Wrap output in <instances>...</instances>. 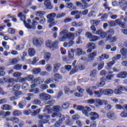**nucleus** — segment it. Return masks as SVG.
Masks as SVG:
<instances>
[{"instance_id":"61","label":"nucleus","mask_w":127,"mask_h":127,"mask_svg":"<svg viewBox=\"0 0 127 127\" xmlns=\"http://www.w3.org/2000/svg\"><path fill=\"white\" fill-rule=\"evenodd\" d=\"M90 29L91 30L92 33L93 34H95L96 31H97V29L96 28V27L94 26V25H92L90 27Z\"/></svg>"},{"instance_id":"29","label":"nucleus","mask_w":127,"mask_h":127,"mask_svg":"<svg viewBox=\"0 0 127 127\" xmlns=\"http://www.w3.org/2000/svg\"><path fill=\"white\" fill-rule=\"evenodd\" d=\"M74 43L73 40H70L68 43H64L63 45L64 47H72Z\"/></svg>"},{"instance_id":"42","label":"nucleus","mask_w":127,"mask_h":127,"mask_svg":"<svg viewBox=\"0 0 127 127\" xmlns=\"http://www.w3.org/2000/svg\"><path fill=\"white\" fill-rule=\"evenodd\" d=\"M96 56H97V52H93L89 55V59H91V61H93L94 59Z\"/></svg>"},{"instance_id":"35","label":"nucleus","mask_w":127,"mask_h":127,"mask_svg":"<svg viewBox=\"0 0 127 127\" xmlns=\"http://www.w3.org/2000/svg\"><path fill=\"white\" fill-rule=\"evenodd\" d=\"M12 114L15 117H18V116H21V115H22V112H21L20 110H15L13 111Z\"/></svg>"},{"instance_id":"40","label":"nucleus","mask_w":127,"mask_h":127,"mask_svg":"<svg viewBox=\"0 0 127 127\" xmlns=\"http://www.w3.org/2000/svg\"><path fill=\"white\" fill-rule=\"evenodd\" d=\"M45 13H46L44 11H37L36 12V15L40 17H42L43 15H45Z\"/></svg>"},{"instance_id":"2","label":"nucleus","mask_w":127,"mask_h":127,"mask_svg":"<svg viewBox=\"0 0 127 127\" xmlns=\"http://www.w3.org/2000/svg\"><path fill=\"white\" fill-rule=\"evenodd\" d=\"M38 118L40 120L38 124V127H43L44 124H47L48 120L47 119L50 118V115H48L46 114H44L43 115H39Z\"/></svg>"},{"instance_id":"36","label":"nucleus","mask_w":127,"mask_h":127,"mask_svg":"<svg viewBox=\"0 0 127 127\" xmlns=\"http://www.w3.org/2000/svg\"><path fill=\"white\" fill-rule=\"evenodd\" d=\"M86 47L88 49H94L96 48V45L94 43H89L87 44Z\"/></svg>"},{"instance_id":"3","label":"nucleus","mask_w":127,"mask_h":127,"mask_svg":"<svg viewBox=\"0 0 127 127\" xmlns=\"http://www.w3.org/2000/svg\"><path fill=\"white\" fill-rule=\"evenodd\" d=\"M55 16H56V13H51L47 15V18H48V23H50L49 25V27L51 28L52 26H54L56 23L54 22V18H55Z\"/></svg>"},{"instance_id":"55","label":"nucleus","mask_w":127,"mask_h":127,"mask_svg":"<svg viewBox=\"0 0 127 127\" xmlns=\"http://www.w3.org/2000/svg\"><path fill=\"white\" fill-rule=\"evenodd\" d=\"M104 65L105 63L104 62H100L98 66V70H102V68H104Z\"/></svg>"},{"instance_id":"50","label":"nucleus","mask_w":127,"mask_h":127,"mask_svg":"<svg viewBox=\"0 0 127 127\" xmlns=\"http://www.w3.org/2000/svg\"><path fill=\"white\" fill-rule=\"evenodd\" d=\"M90 77H92V78H94L97 76V70L93 69L92 70L90 73Z\"/></svg>"},{"instance_id":"5","label":"nucleus","mask_w":127,"mask_h":127,"mask_svg":"<svg viewBox=\"0 0 127 127\" xmlns=\"http://www.w3.org/2000/svg\"><path fill=\"white\" fill-rule=\"evenodd\" d=\"M67 38H69V39H73V38H74V34L72 33H67L66 35L60 36L59 37V40L61 42L65 41Z\"/></svg>"},{"instance_id":"39","label":"nucleus","mask_w":127,"mask_h":127,"mask_svg":"<svg viewBox=\"0 0 127 127\" xmlns=\"http://www.w3.org/2000/svg\"><path fill=\"white\" fill-rule=\"evenodd\" d=\"M56 48H58V42L55 41L53 42L52 44V48H51V50H55Z\"/></svg>"},{"instance_id":"44","label":"nucleus","mask_w":127,"mask_h":127,"mask_svg":"<svg viewBox=\"0 0 127 127\" xmlns=\"http://www.w3.org/2000/svg\"><path fill=\"white\" fill-rule=\"evenodd\" d=\"M68 57L70 59H73L74 57V49H72L68 51Z\"/></svg>"},{"instance_id":"13","label":"nucleus","mask_w":127,"mask_h":127,"mask_svg":"<svg viewBox=\"0 0 127 127\" xmlns=\"http://www.w3.org/2000/svg\"><path fill=\"white\" fill-rule=\"evenodd\" d=\"M107 117L110 120H116V117L115 112L113 111H110L107 113Z\"/></svg>"},{"instance_id":"34","label":"nucleus","mask_w":127,"mask_h":127,"mask_svg":"<svg viewBox=\"0 0 127 127\" xmlns=\"http://www.w3.org/2000/svg\"><path fill=\"white\" fill-rule=\"evenodd\" d=\"M76 55L77 56H80V55H84V54H86V52L83 51L81 48H77L76 49Z\"/></svg>"},{"instance_id":"25","label":"nucleus","mask_w":127,"mask_h":127,"mask_svg":"<svg viewBox=\"0 0 127 127\" xmlns=\"http://www.w3.org/2000/svg\"><path fill=\"white\" fill-rule=\"evenodd\" d=\"M60 67H61V64L59 63L55 64H54L53 72H54V73H56V72H58V70L60 69Z\"/></svg>"},{"instance_id":"18","label":"nucleus","mask_w":127,"mask_h":127,"mask_svg":"<svg viewBox=\"0 0 127 127\" xmlns=\"http://www.w3.org/2000/svg\"><path fill=\"white\" fill-rule=\"evenodd\" d=\"M44 4L48 9H52V8H53V6L51 4V1L50 0H46L44 3Z\"/></svg>"},{"instance_id":"1","label":"nucleus","mask_w":127,"mask_h":127,"mask_svg":"<svg viewBox=\"0 0 127 127\" xmlns=\"http://www.w3.org/2000/svg\"><path fill=\"white\" fill-rule=\"evenodd\" d=\"M109 26L114 27L119 25L121 28H127V24L124 22H122L121 19H117L115 21L111 20L108 22Z\"/></svg>"},{"instance_id":"7","label":"nucleus","mask_w":127,"mask_h":127,"mask_svg":"<svg viewBox=\"0 0 127 127\" xmlns=\"http://www.w3.org/2000/svg\"><path fill=\"white\" fill-rule=\"evenodd\" d=\"M81 2L77 1L76 4L77 6H79L81 9H85L87 7H89V4L87 3L86 0H82Z\"/></svg>"},{"instance_id":"58","label":"nucleus","mask_w":127,"mask_h":127,"mask_svg":"<svg viewBox=\"0 0 127 127\" xmlns=\"http://www.w3.org/2000/svg\"><path fill=\"white\" fill-rule=\"evenodd\" d=\"M45 68L46 69V70L49 71V72H50V71H52V65H51V64H47L46 65Z\"/></svg>"},{"instance_id":"64","label":"nucleus","mask_w":127,"mask_h":127,"mask_svg":"<svg viewBox=\"0 0 127 127\" xmlns=\"http://www.w3.org/2000/svg\"><path fill=\"white\" fill-rule=\"evenodd\" d=\"M33 104L34 105H40V104H41V101L38 99H36L33 100Z\"/></svg>"},{"instance_id":"60","label":"nucleus","mask_w":127,"mask_h":127,"mask_svg":"<svg viewBox=\"0 0 127 127\" xmlns=\"http://www.w3.org/2000/svg\"><path fill=\"white\" fill-rule=\"evenodd\" d=\"M21 75H22V74H21V73L19 72H14V73L13 74V76L14 78H18V77H20V76H21Z\"/></svg>"},{"instance_id":"63","label":"nucleus","mask_w":127,"mask_h":127,"mask_svg":"<svg viewBox=\"0 0 127 127\" xmlns=\"http://www.w3.org/2000/svg\"><path fill=\"white\" fill-rule=\"evenodd\" d=\"M10 122L15 123H18V122H19V119L16 117H12L10 118Z\"/></svg>"},{"instance_id":"12","label":"nucleus","mask_w":127,"mask_h":127,"mask_svg":"<svg viewBox=\"0 0 127 127\" xmlns=\"http://www.w3.org/2000/svg\"><path fill=\"white\" fill-rule=\"evenodd\" d=\"M94 93L96 98H101L104 95V89H101L98 91H94Z\"/></svg>"},{"instance_id":"15","label":"nucleus","mask_w":127,"mask_h":127,"mask_svg":"<svg viewBox=\"0 0 127 127\" xmlns=\"http://www.w3.org/2000/svg\"><path fill=\"white\" fill-rule=\"evenodd\" d=\"M12 107L8 104L3 105L1 106L2 111H12Z\"/></svg>"},{"instance_id":"53","label":"nucleus","mask_w":127,"mask_h":127,"mask_svg":"<svg viewBox=\"0 0 127 127\" xmlns=\"http://www.w3.org/2000/svg\"><path fill=\"white\" fill-rule=\"evenodd\" d=\"M86 92L88 95H89V96H93V95H94L93 90H92L90 88H87L86 89Z\"/></svg>"},{"instance_id":"17","label":"nucleus","mask_w":127,"mask_h":127,"mask_svg":"<svg viewBox=\"0 0 127 127\" xmlns=\"http://www.w3.org/2000/svg\"><path fill=\"white\" fill-rule=\"evenodd\" d=\"M127 76V71H122L119 72L116 76L117 78H122V79H126Z\"/></svg>"},{"instance_id":"54","label":"nucleus","mask_w":127,"mask_h":127,"mask_svg":"<svg viewBox=\"0 0 127 127\" xmlns=\"http://www.w3.org/2000/svg\"><path fill=\"white\" fill-rule=\"evenodd\" d=\"M110 15L109 17L111 18L112 19L115 20V19H117L118 18V15L117 14H112V12L109 13Z\"/></svg>"},{"instance_id":"10","label":"nucleus","mask_w":127,"mask_h":127,"mask_svg":"<svg viewBox=\"0 0 127 127\" xmlns=\"http://www.w3.org/2000/svg\"><path fill=\"white\" fill-rule=\"evenodd\" d=\"M39 97L41 100H44V101H47V100L51 99V95L44 92L40 94Z\"/></svg>"},{"instance_id":"62","label":"nucleus","mask_w":127,"mask_h":127,"mask_svg":"<svg viewBox=\"0 0 127 127\" xmlns=\"http://www.w3.org/2000/svg\"><path fill=\"white\" fill-rule=\"evenodd\" d=\"M108 33L110 34L108 36V38H111L112 37V35H113V34L115 33V32H114V29H110L108 31Z\"/></svg>"},{"instance_id":"56","label":"nucleus","mask_w":127,"mask_h":127,"mask_svg":"<svg viewBox=\"0 0 127 127\" xmlns=\"http://www.w3.org/2000/svg\"><path fill=\"white\" fill-rule=\"evenodd\" d=\"M20 84H17L13 87V91H18L20 89Z\"/></svg>"},{"instance_id":"9","label":"nucleus","mask_w":127,"mask_h":127,"mask_svg":"<svg viewBox=\"0 0 127 127\" xmlns=\"http://www.w3.org/2000/svg\"><path fill=\"white\" fill-rule=\"evenodd\" d=\"M33 26L31 25L29 23H26L25 25V27L28 29H36V25L38 24V22L35 21L34 19L33 20V22L32 23Z\"/></svg>"},{"instance_id":"32","label":"nucleus","mask_w":127,"mask_h":127,"mask_svg":"<svg viewBox=\"0 0 127 127\" xmlns=\"http://www.w3.org/2000/svg\"><path fill=\"white\" fill-rule=\"evenodd\" d=\"M62 117H64V116L62 115L61 113L55 112L52 115V118H60V119H61Z\"/></svg>"},{"instance_id":"52","label":"nucleus","mask_w":127,"mask_h":127,"mask_svg":"<svg viewBox=\"0 0 127 127\" xmlns=\"http://www.w3.org/2000/svg\"><path fill=\"white\" fill-rule=\"evenodd\" d=\"M69 107H70V104L68 102H65L62 105V108L64 110H66V109H68Z\"/></svg>"},{"instance_id":"19","label":"nucleus","mask_w":127,"mask_h":127,"mask_svg":"<svg viewBox=\"0 0 127 127\" xmlns=\"http://www.w3.org/2000/svg\"><path fill=\"white\" fill-rule=\"evenodd\" d=\"M97 104L99 105V106H103L104 105L105 106H107L108 105V101L106 100H101V99H97L96 100Z\"/></svg>"},{"instance_id":"38","label":"nucleus","mask_w":127,"mask_h":127,"mask_svg":"<svg viewBox=\"0 0 127 127\" xmlns=\"http://www.w3.org/2000/svg\"><path fill=\"white\" fill-rule=\"evenodd\" d=\"M44 58L46 61H49V60H50V58H51V54L49 52L46 53L44 55Z\"/></svg>"},{"instance_id":"8","label":"nucleus","mask_w":127,"mask_h":127,"mask_svg":"<svg viewBox=\"0 0 127 127\" xmlns=\"http://www.w3.org/2000/svg\"><path fill=\"white\" fill-rule=\"evenodd\" d=\"M86 36L87 37V38H89L90 41L91 42H95V41H97L98 40L99 37L98 36L93 35V34L91 32H87L85 34Z\"/></svg>"},{"instance_id":"24","label":"nucleus","mask_w":127,"mask_h":127,"mask_svg":"<svg viewBox=\"0 0 127 127\" xmlns=\"http://www.w3.org/2000/svg\"><path fill=\"white\" fill-rule=\"evenodd\" d=\"M81 11H79L78 10L73 11L71 12V15H74V14H75V19H79V18H80V14H81Z\"/></svg>"},{"instance_id":"59","label":"nucleus","mask_w":127,"mask_h":127,"mask_svg":"<svg viewBox=\"0 0 127 127\" xmlns=\"http://www.w3.org/2000/svg\"><path fill=\"white\" fill-rule=\"evenodd\" d=\"M28 87H29V85L27 83H23L22 85V89L23 90H27V89H28Z\"/></svg>"},{"instance_id":"4","label":"nucleus","mask_w":127,"mask_h":127,"mask_svg":"<svg viewBox=\"0 0 127 127\" xmlns=\"http://www.w3.org/2000/svg\"><path fill=\"white\" fill-rule=\"evenodd\" d=\"M32 43L33 45H34V46H37V47H40L41 45L44 44V41L43 40V38L41 37L37 38L36 37H35L33 38Z\"/></svg>"},{"instance_id":"47","label":"nucleus","mask_w":127,"mask_h":127,"mask_svg":"<svg viewBox=\"0 0 127 127\" xmlns=\"http://www.w3.org/2000/svg\"><path fill=\"white\" fill-rule=\"evenodd\" d=\"M114 77H115V74H108L106 76V78H104V79L105 81H107V80H112Z\"/></svg>"},{"instance_id":"28","label":"nucleus","mask_w":127,"mask_h":127,"mask_svg":"<svg viewBox=\"0 0 127 127\" xmlns=\"http://www.w3.org/2000/svg\"><path fill=\"white\" fill-rule=\"evenodd\" d=\"M18 17H20V20L22 21H23V23L24 24V25H25V24H26V22H25V16H24V15H23V14L22 12H19L18 14Z\"/></svg>"},{"instance_id":"27","label":"nucleus","mask_w":127,"mask_h":127,"mask_svg":"<svg viewBox=\"0 0 127 127\" xmlns=\"http://www.w3.org/2000/svg\"><path fill=\"white\" fill-rule=\"evenodd\" d=\"M112 94H114V90L111 89H107L103 90V95H112Z\"/></svg>"},{"instance_id":"48","label":"nucleus","mask_w":127,"mask_h":127,"mask_svg":"<svg viewBox=\"0 0 127 127\" xmlns=\"http://www.w3.org/2000/svg\"><path fill=\"white\" fill-rule=\"evenodd\" d=\"M17 62H18V61H17V59L16 58H13L9 61V63L10 65H14V64H16Z\"/></svg>"},{"instance_id":"11","label":"nucleus","mask_w":127,"mask_h":127,"mask_svg":"<svg viewBox=\"0 0 127 127\" xmlns=\"http://www.w3.org/2000/svg\"><path fill=\"white\" fill-rule=\"evenodd\" d=\"M94 34H96V35H100L101 38H105L107 35L106 32H104L101 29L96 30Z\"/></svg>"},{"instance_id":"33","label":"nucleus","mask_w":127,"mask_h":127,"mask_svg":"<svg viewBox=\"0 0 127 127\" xmlns=\"http://www.w3.org/2000/svg\"><path fill=\"white\" fill-rule=\"evenodd\" d=\"M109 58H110V56L108 55L103 54L99 57V61H102V60H104V59H109Z\"/></svg>"},{"instance_id":"31","label":"nucleus","mask_w":127,"mask_h":127,"mask_svg":"<svg viewBox=\"0 0 127 127\" xmlns=\"http://www.w3.org/2000/svg\"><path fill=\"white\" fill-rule=\"evenodd\" d=\"M35 50L33 48H29L28 49V55L30 57H33L35 55Z\"/></svg>"},{"instance_id":"37","label":"nucleus","mask_w":127,"mask_h":127,"mask_svg":"<svg viewBox=\"0 0 127 127\" xmlns=\"http://www.w3.org/2000/svg\"><path fill=\"white\" fill-rule=\"evenodd\" d=\"M5 67L4 66H0V77H2L5 75Z\"/></svg>"},{"instance_id":"41","label":"nucleus","mask_w":127,"mask_h":127,"mask_svg":"<svg viewBox=\"0 0 127 127\" xmlns=\"http://www.w3.org/2000/svg\"><path fill=\"white\" fill-rule=\"evenodd\" d=\"M35 83H37L38 84H42L44 81V80L41 79L40 77H37L36 78H35L34 80Z\"/></svg>"},{"instance_id":"46","label":"nucleus","mask_w":127,"mask_h":127,"mask_svg":"<svg viewBox=\"0 0 127 127\" xmlns=\"http://www.w3.org/2000/svg\"><path fill=\"white\" fill-rule=\"evenodd\" d=\"M26 79L27 81H34V76L33 75H28L26 76Z\"/></svg>"},{"instance_id":"57","label":"nucleus","mask_w":127,"mask_h":127,"mask_svg":"<svg viewBox=\"0 0 127 127\" xmlns=\"http://www.w3.org/2000/svg\"><path fill=\"white\" fill-rule=\"evenodd\" d=\"M103 6H104V8L105 9H108V11L110 10V7H109V5H108V2L107 1V0H104V4Z\"/></svg>"},{"instance_id":"6","label":"nucleus","mask_w":127,"mask_h":127,"mask_svg":"<svg viewBox=\"0 0 127 127\" xmlns=\"http://www.w3.org/2000/svg\"><path fill=\"white\" fill-rule=\"evenodd\" d=\"M46 105H49L48 106H46L44 108L43 112L45 113V112H48V114H51V112L50 111V106H52L54 104H55V100H51L47 101L46 103Z\"/></svg>"},{"instance_id":"49","label":"nucleus","mask_w":127,"mask_h":127,"mask_svg":"<svg viewBox=\"0 0 127 127\" xmlns=\"http://www.w3.org/2000/svg\"><path fill=\"white\" fill-rule=\"evenodd\" d=\"M21 68H22V64H17L13 66V69H14V70H21Z\"/></svg>"},{"instance_id":"51","label":"nucleus","mask_w":127,"mask_h":127,"mask_svg":"<svg viewBox=\"0 0 127 127\" xmlns=\"http://www.w3.org/2000/svg\"><path fill=\"white\" fill-rule=\"evenodd\" d=\"M68 33V30L67 29H64L60 33V37L63 36V35H66Z\"/></svg>"},{"instance_id":"22","label":"nucleus","mask_w":127,"mask_h":127,"mask_svg":"<svg viewBox=\"0 0 127 127\" xmlns=\"http://www.w3.org/2000/svg\"><path fill=\"white\" fill-rule=\"evenodd\" d=\"M101 82H97L96 83V86L97 87H104L105 85H106V82H105V77H102L100 79Z\"/></svg>"},{"instance_id":"23","label":"nucleus","mask_w":127,"mask_h":127,"mask_svg":"<svg viewBox=\"0 0 127 127\" xmlns=\"http://www.w3.org/2000/svg\"><path fill=\"white\" fill-rule=\"evenodd\" d=\"M120 52L122 54V55H123V57L122 58V59H123V60H124V59L127 58V49L123 48H122L121 50H120Z\"/></svg>"},{"instance_id":"14","label":"nucleus","mask_w":127,"mask_h":127,"mask_svg":"<svg viewBox=\"0 0 127 127\" xmlns=\"http://www.w3.org/2000/svg\"><path fill=\"white\" fill-rule=\"evenodd\" d=\"M90 119L91 121H96L97 119H99V115L96 112H90L89 113Z\"/></svg>"},{"instance_id":"16","label":"nucleus","mask_w":127,"mask_h":127,"mask_svg":"<svg viewBox=\"0 0 127 127\" xmlns=\"http://www.w3.org/2000/svg\"><path fill=\"white\" fill-rule=\"evenodd\" d=\"M92 111V109L90 108L89 106H86L83 108V110L82 111V113L85 116V117H89V114L88 113L89 112H91Z\"/></svg>"},{"instance_id":"26","label":"nucleus","mask_w":127,"mask_h":127,"mask_svg":"<svg viewBox=\"0 0 127 127\" xmlns=\"http://www.w3.org/2000/svg\"><path fill=\"white\" fill-rule=\"evenodd\" d=\"M52 110L53 112H55V113H59V112H61L62 111V108H61V106L57 105L54 106Z\"/></svg>"},{"instance_id":"43","label":"nucleus","mask_w":127,"mask_h":127,"mask_svg":"<svg viewBox=\"0 0 127 127\" xmlns=\"http://www.w3.org/2000/svg\"><path fill=\"white\" fill-rule=\"evenodd\" d=\"M32 72L33 74H38V73H40L41 72V68H34L32 69Z\"/></svg>"},{"instance_id":"45","label":"nucleus","mask_w":127,"mask_h":127,"mask_svg":"<svg viewBox=\"0 0 127 127\" xmlns=\"http://www.w3.org/2000/svg\"><path fill=\"white\" fill-rule=\"evenodd\" d=\"M53 44V42L51 41V40H47L46 42V45L47 47L51 49L52 48V44Z\"/></svg>"},{"instance_id":"21","label":"nucleus","mask_w":127,"mask_h":127,"mask_svg":"<svg viewBox=\"0 0 127 127\" xmlns=\"http://www.w3.org/2000/svg\"><path fill=\"white\" fill-rule=\"evenodd\" d=\"M63 121H65V117L62 116V118H60V119L54 125L55 127H59L61 125H62V122Z\"/></svg>"},{"instance_id":"20","label":"nucleus","mask_w":127,"mask_h":127,"mask_svg":"<svg viewBox=\"0 0 127 127\" xmlns=\"http://www.w3.org/2000/svg\"><path fill=\"white\" fill-rule=\"evenodd\" d=\"M76 62H77V61L74 60L72 63V66L74 68H72L71 71L69 72L70 75H73V74L76 73L77 72V70H78V68H77V67L76 66V65H76Z\"/></svg>"},{"instance_id":"30","label":"nucleus","mask_w":127,"mask_h":127,"mask_svg":"<svg viewBox=\"0 0 127 127\" xmlns=\"http://www.w3.org/2000/svg\"><path fill=\"white\" fill-rule=\"evenodd\" d=\"M90 22L92 25H94V26H98L99 24H100L101 21L99 20H90Z\"/></svg>"}]
</instances>
